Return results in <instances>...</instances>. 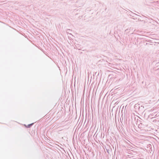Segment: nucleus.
I'll use <instances>...</instances> for the list:
<instances>
[{
	"mask_svg": "<svg viewBox=\"0 0 159 159\" xmlns=\"http://www.w3.org/2000/svg\"><path fill=\"white\" fill-rule=\"evenodd\" d=\"M119 106H118L117 107L116 114L115 115V121L116 126L118 130H119V110H118Z\"/></svg>",
	"mask_w": 159,
	"mask_h": 159,
	"instance_id": "obj_1",
	"label": "nucleus"
},
{
	"mask_svg": "<svg viewBox=\"0 0 159 159\" xmlns=\"http://www.w3.org/2000/svg\"><path fill=\"white\" fill-rule=\"evenodd\" d=\"M139 104H136L134 106L135 109L138 108L139 112L140 113H142L144 111V107L143 106H139Z\"/></svg>",
	"mask_w": 159,
	"mask_h": 159,
	"instance_id": "obj_2",
	"label": "nucleus"
},
{
	"mask_svg": "<svg viewBox=\"0 0 159 159\" xmlns=\"http://www.w3.org/2000/svg\"><path fill=\"white\" fill-rule=\"evenodd\" d=\"M119 95H118V94L116 95L113 96V97H114V100L113 102H114L115 104H116V105H117L119 103L118 100L117 101V100L119 98Z\"/></svg>",
	"mask_w": 159,
	"mask_h": 159,
	"instance_id": "obj_3",
	"label": "nucleus"
},
{
	"mask_svg": "<svg viewBox=\"0 0 159 159\" xmlns=\"http://www.w3.org/2000/svg\"><path fill=\"white\" fill-rule=\"evenodd\" d=\"M34 123H32L31 124H28L26 127L27 128H30L33 125Z\"/></svg>",
	"mask_w": 159,
	"mask_h": 159,
	"instance_id": "obj_4",
	"label": "nucleus"
},
{
	"mask_svg": "<svg viewBox=\"0 0 159 159\" xmlns=\"http://www.w3.org/2000/svg\"><path fill=\"white\" fill-rule=\"evenodd\" d=\"M106 149L107 150V152L108 153V154H110L111 153V150H110L108 148V149L106 148Z\"/></svg>",
	"mask_w": 159,
	"mask_h": 159,
	"instance_id": "obj_5",
	"label": "nucleus"
},
{
	"mask_svg": "<svg viewBox=\"0 0 159 159\" xmlns=\"http://www.w3.org/2000/svg\"><path fill=\"white\" fill-rule=\"evenodd\" d=\"M118 89V88H117L114 89V92L115 93H117V91L118 90H119V89Z\"/></svg>",
	"mask_w": 159,
	"mask_h": 159,
	"instance_id": "obj_6",
	"label": "nucleus"
},
{
	"mask_svg": "<svg viewBox=\"0 0 159 159\" xmlns=\"http://www.w3.org/2000/svg\"><path fill=\"white\" fill-rule=\"evenodd\" d=\"M124 107V106H123V107H122V105H121L120 107V109L121 107H122V109L121 110V113H122V112L123 113V107Z\"/></svg>",
	"mask_w": 159,
	"mask_h": 159,
	"instance_id": "obj_7",
	"label": "nucleus"
},
{
	"mask_svg": "<svg viewBox=\"0 0 159 159\" xmlns=\"http://www.w3.org/2000/svg\"><path fill=\"white\" fill-rule=\"evenodd\" d=\"M116 141H118V140L119 139V137H118V135L117 136V138H116Z\"/></svg>",
	"mask_w": 159,
	"mask_h": 159,
	"instance_id": "obj_8",
	"label": "nucleus"
},
{
	"mask_svg": "<svg viewBox=\"0 0 159 159\" xmlns=\"http://www.w3.org/2000/svg\"><path fill=\"white\" fill-rule=\"evenodd\" d=\"M126 141L125 140H124L123 139L121 140L120 141V142L121 143H123V142H125Z\"/></svg>",
	"mask_w": 159,
	"mask_h": 159,
	"instance_id": "obj_9",
	"label": "nucleus"
},
{
	"mask_svg": "<svg viewBox=\"0 0 159 159\" xmlns=\"http://www.w3.org/2000/svg\"><path fill=\"white\" fill-rule=\"evenodd\" d=\"M123 150H125H125H125V146H124V147H123Z\"/></svg>",
	"mask_w": 159,
	"mask_h": 159,
	"instance_id": "obj_10",
	"label": "nucleus"
},
{
	"mask_svg": "<svg viewBox=\"0 0 159 159\" xmlns=\"http://www.w3.org/2000/svg\"><path fill=\"white\" fill-rule=\"evenodd\" d=\"M140 125H142V124H141V123L140 124H139V125H138V127H139V126L141 127Z\"/></svg>",
	"mask_w": 159,
	"mask_h": 159,
	"instance_id": "obj_11",
	"label": "nucleus"
},
{
	"mask_svg": "<svg viewBox=\"0 0 159 159\" xmlns=\"http://www.w3.org/2000/svg\"><path fill=\"white\" fill-rule=\"evenodd\" d=\"M75 47L74 48H76V49L78 48V47L77 46H76V45H75Z\"/></svg>",
	"mask_w": 159,
	"mask_h": 159,
	"instance_id": "obj_12",
	"label": "nucleus"
},
{
	"mask_svg": "<svg viewBox=\"0 0 159 159\" xmlns=\"http://www.w3.org/2000/svg\"><path fill=\"white\" fill-rule=\"evenodd\" d=\"M117 155H116V159H117Z\"/></svg>",
	"mask_w": 159,
	"mask_h": 159,
	"instance_id": "obj_13",
	"label": "nucleus"
},
{
	"mask_svg": "<svg viewBox=\"0 0 159 159\" xmlns=\"http://www.w3.org/2000/svg\"><path fill=\"white\" fill-rule=\"evenodd\" d=\"M122 151H123V152H124V151H123V149H122Z\"/></svg>",
	"mask_w": 159,
	"mask_h": 159,
	"instance_id": "obj_14",
	"label": "nucleus"
},
{
	"mask_svg": "<svg viewBox=\"0 0 159 159\" xmlns=\"http://www.w3.org/2000/svg\"><path fill=\"white\" fill-rule=\"evenodd\" d=\"M116 106H115L114 107V108H115V107H116Z\"/></svg>",
	"mask_w": 159,
	"mask_h": 159,
	"instance_id": "obj_15",
	"label": "nucleus"
},
{
	"mask_svg": "<svg viewBox=\"0 0 159 159\" xmlns=\"http://www.w3.org/2000/svg\"><path fill=\"white\" fill-rule=\"evenodd\" d=\"M96 73H95V75H96Z\"/></svg>",
	"mask_w": 159,
	"mask_h": 159,
	"instance_id": "obj_16",
	"label": "nucleus"
}]
</instances>
